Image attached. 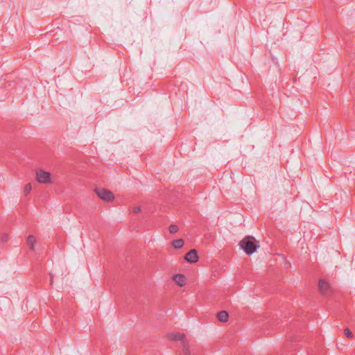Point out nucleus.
Returning <instances> with one entry per match:
<instances>
[{
    "label": "nucleus",
    "mask_w": 355,
    "mask_h": 355,
    "mask_svg": "<svg viewBox=\"0 0 355 355\" xmlns=\"http://www.w3.org/2000/svg\"><path fill=\"white\" fill-rule=\"evenodd\" d=\"M239 245L248 255L253 254L259 246L258 242L252 236L245 237L240 241Z\"/></svg>",
    "instance_id": "1"
},
{
    "label": "nucleus",
    "mask_w": 355,
    "mask_h": 355,
    "mask_svg": "<svg viewBox=\"0 0 355 355\" xmlns=\"http://www.w3.org/2000/svg\"><path fill=\"white\" fill-rule=\"evenodd\" d=\"M319 292L324 296H330L334 293V289L331 285L324 279H320L318 282Z\"/></svg>",
    "instance_id": "2"
},
{
    "label": "nucleus",
    "mask_w": 355,
    "mask_h": 355,
    "mask_svg": "<svg viewBox=\"0 0 355 355\" xmlns=\"http://www.w3.org/2000/svg\"><path fill=\"white\" fill-rule=\"evenodd\" d=\"M36 179L40 183L50 184L51 181V173L42 169L36 171Z\"/></svg>",
    "instance_id": "3"
},
{
    "label": "nucleus",
    "mask_w": 355,
    "mask_h": 355,
    "mask_svg": "<svg viewBox=\"0 0 355 355\" xmlns=\"http://www.w3.org/2000/svg\"><path fill=\"white\" fill-rule=\"evenodd\" d=\"M96 193L97 196L104 201L110 202L112 201L114 198L113 193L110 191L105 189H96Z\"/></svg>",
    "instance_id": "4"
},
{
    "label": "nucleus",
    "mask_w": 355,
    "mask_h": 355,
    "mask_svg": "<svg viewBox=\"0 0 355 355\" xmlns=\"http://www.w3.org/2000/svg\"><path fill=\"white\" fill-rule=\"evenodd\" d=\"M184 259L189 263H196L199 259L196 250L193 249L187 252L184 256Z\"/></svg>",
    "instance_id": "5"
},
{
    "label": "nucleus",
    "mask_w": 355,
    "mask_h": 355,
    "mask_svg": "<svg viewBox=\"0 0 355 355\" xmlns=\"http://www.w3.org/2000/svg\"><path fill=\"white\" fill-rule=\"evenodd\" d=\"M173 280L180 286H182L186 283V278L184 275L182 274H176L173 277Z\"/></svg>",
    "instance_id": "6"
},
{
    "label": "nucleus",
    "mask_w": 355,
    "mask_h": 355,
    "mask_svg": "<svg viewBox=\"0 0 355 355\" xmlns=\"http://www.w3.org/2000/svg\"><path fill=\"white\" fill-rule=\"evenodd\" d=\"M217 318L219 321L225 322L228 320L229 314L226 311H220L217 313Z\"/></svg>",
    "instance_id": "7"
},
{
    "label": "nucleus",
    "mask_w": 355,
    "mask_h": 355,
    "mask_svg": "<svg viewBox=\"0 0 355 355\" xmlns=\"http://www.w3.org/2000/svg\"><path fill=\"white\" fill-rule=\"evenodd\" d=\"M36 242V239L33 235H30L27 238V244L31 250H34Z\"/></svg>",
    "instance_id": "8"
},
{
    "label": "nucleus",
    "mask_w": 355,
    "mask_h": 355,
    "mask_svg": "<svg viewBox=\"0 0 355 355\" xmlns=\"http://www.w3.org/2000/svg\"><path fill=\"white\" fill-rule=\"evenodd\" d=\"M184 240L182 239L174 240L172 242V245H173V248L175 249L181 248L184 245Z\"/></svg>",
    "instance_id": "9"
},
{
    "label": "nucleus",
    "mask_w": 355,
    "mask_h": 355,
    "mask_svg": "<svg viewBox=\"0 0 355 355\" xmlns=\"http://www.w3.org/2000/svg\"><path fill=\"white\" fill-rule=\"evenodd\" d=\"M171 339L173 340H181L182 343H184L185 336L184 334H175L171 335Z\"/></svg>",
    "instance_id": "10"
},
{
    "label": "nucleus",
    "mask_w": 355,
    "mask_h": 355,
    "mask_svg": "<svg viewBox=\"0 0 355 355\" xmlns=\"http://www.w3.org/2000/svg\"><path fill=\"white\" fill-rule=\"evenodd\" d=\"M183 347H182V352L185 355H189L190 354V349L189 347L188 344L184 341V343H182Z\"/></svg>",
    "instance_id": "11"
},
{
    "label": "nucleus",
    "mask_w": 355,
    "mask_h": 355,
    "mask_svg": "<svg viewBox=\"0 0 355 355\" xmlns=\"http://www.w3.org/2000/svg\"><path fill=\"white\" fill-rule=\"evenodd\" d=\"M179 228L176 225H171L168 227V231L171 234H175L178 231Z\"/></svg>",
    "instance_id": "12"
},
{
    "label": "nucleus",
    "mask_w": 355,
    "mask_h": 355,
    "mask_svg": "<svg viewBox=\"0 0 355 355\" xmlns=\"http://www.w3.org/2000/svg\"><path fill=\"white\" fill-rule=\"evenodd\" d=\"M31 189H32L31 184H26L24 189V192L25 195H27L28 193H29L30 191H31Z\"/></svg>",
    "instance_id": "13"
},
{
    "label": "nucleus",
    "mask_w": 355,
    "mask_h": 355,
    "mask_svg": "<svg viewBox=\"0 0 355 355\" xmlns=\"http://www.w3.org/2000/svg\"><path fill=\"white\" fill-rule=\"evenodd\" d=\"M344 334L347 338L353 337V333L348 328L345 329Z\"/></svg>",
    "instance_id": "14"
},
{
    "label": "nucleus",
    "mask_w": 355,
    "mask_h": 355,
    "mask_svg": "<svg viewBox=\"0 0 355 355\" xmlns=\"http://www.w3.org/2000/svg\"><path fill=\"white\" fill-rule=\"evenodd\" d=\"M8 239V235L7 234H1V243L7 241Z\"/></svg>",
    "instance_id": "15"
},
{
    "label": "nucleus",
    "mask_w": 355,
    "mask_h": 355,
    "mask_svg": "<svg viewBox=\"0 0 355 355\" xmlns=\"http://www.w3.org/2000/svg\"><path fill=\"white\" fill-rule=\"evenodd\" d=\"M140 211H141L140 207H136L134 208V210H133V211L136 214L140 212Z\"/></svg>",
    "instance_id": "16"
},
{
    "label": "nucleus",
    "mask_w": 355,
    "mask_h": 355,
    "mask_svg": "<svg viewBox=\"0 0 355 355\" xmlns=\"http://www.w3.org/2000/svg\"><path fill=\"white\" fill-rule=\"evenodd\" d=\"M9 85H10V82H6V83H4V86H5V87H7V86H9Z\"/></svg>",
    "instance_id": "17"
}]
</instances>
